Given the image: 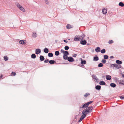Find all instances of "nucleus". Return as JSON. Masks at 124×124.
I'll return each mask as SVG.
<instances>
[{"instance_id":"1","label":"nucleus","mask_w":124,"mask_h":124,"mask_svg":"<svg viewBox=\"0 0 124 124\" xmlns=\"http://www.w3.org/2000/svg\"><path fill=\"white\" fill-rule=\"evenodd\" d=\"M121 66L120 65H118L117 64H111L110 67L112 68L113 69H116L121 68Z\"/></svg>"},{"instance_id":"2","label":"nucleus","mask_w":124,"mask_h":124,"mask_svg":"<svg viewBox=\"0 0 124 124\" xmlns=\"http://www.w3.org/2000/svg\"><path fill=\"white\" fill-rule=\"evenodd\" d=\"M93 108L92 106L89 107L88 108V109H85L86 113H90L92 111Z\"/></svg>"},{"instance_id":"3","label":"nucleus","mask_w":124,"mask_h":124,"mask_svg":"<svg viewBox=\"0 0 124 124\" xmlns=\"http://www.w3.org/2000/svg\"><path fill=\"white\" fill-rule=\"evenodd\" d=\"M88 105L87 104V103H86L83 105H81L80 106V108H87L88 106Z\"/></svg>"},{"instance_id":"4","label":"nucleus","mask_w":124,"mask_h":124,"mask_svg":"<svg viewBox=\"0 0 124 124\" xmlns=\"http://www.w3.org/2000/svg\"><path fill=\"white\" fill-rule=\"evenodd\" d=\"M67 60L68 61L70 62H72L74 61V60L73 58L71 56L68 57Z\"/></svg>"},{"instance_id":"5","label":"nucleus","mask_w":124,"mask_h":124,"mask_svg":"<svg viewBox=\"0 0 124 124\" xmlns=\"http://www.w3.org/2000/svg\"><path fill=\"white\" fill-rule=\"evenodd\" d=\"M80 41V44L82 45H85L86 44L87 42L86 40L84 39H82Z\"/></svg>"},{"instance_id":"6","label":"nucleus","mask_w":124,"mask_h":124,"mask_svg":"<svg viewBox=\"0 0 124 124\" xmlns=\"http://www.w3.org/2000/svg\"><path fill=\"white\" fill-rule=\"evenodd\" d=\"M74 40L75 41H78L80 40V38H79V36H76L75 37Z\"/></svg>"},{"instance_id":"7","label":"nucleus","mask_w":124,"mask_h":124,"mask_svg":"<svg viewBox=\"0 0 124 124\" xmlns=\"http://www.w3.org/2000/svg\"><path fill=\"white\" fill-rule=\"evenodd\" d=\"M26 43V41L25 40H21L19 41V43L22 44H25Z\"/></svg>"},{"instance_id":"8","label":"nucleus","mask_w":124,"mask_h":124,"mask_svg":"<svg viewBox=\"0 0 124 124\" xmlns=\"http://www.w3.org/2000/svg\"><path fill=\"white\" fill-rule=\"evenodd\" d=\"M41 52V50L39 49H37L35 50V53L37 54H39Z\"/></svg>"},{"instance_id":"9","label":"nucleus","mask_w":124,"mask_h":124,"mask_svg":"<svg viewBox=\"0 0 124 124\" xmlns=\"http://www.w3.org/2000/svg\"><path fill=\"white\" fill-rule=\"evenodd\" d=\"M102 12L103 14H106L107 13V9L104 8L102 9Z\"/></svg>"},{"instance_id":"10","label":"nucleus","mask_w":124,"mask_h":124,"mask_svg":"<svg viewBox=\"0 0 124 124\" xmlns=\"http://www.w3.org/2000/svg\"><path fill=\"white\" fill-rule=\"evenodd\" d=\"M106 77L107 80H110L111 78V76L109 75H107L106 76Z\"/></svg>"},{"instance_id":"11","label":"nucleus","mask_w":124,"mask_h":124,"mask_svg":"<svg viewBox=\"0 0 124 124\" xmlns=\"http://www.w3.org/2000/svg\"><path fill=\"white\" fill-rule=\"evenodd\" d=\"M79 37L80 40H81L84 39L85 37V35L84 34H82L80 36H79Z\"/></svg>"},{"instance_id":"12","label":"nucleus","mask_w":124,"mask_h":124,"mask_svg":"<svg viewBox=\"0 0 124 124\" xmlns=\"http://www.w3.org/2000/svg\"><path fill=\"white\" fill-rule=\"evenodd\" d=\"M39 58L40 60L41 61H44L45 59L44 56L42 55H40L39 57Z\"/></svg>"},{"instance_id":"13","label":"nucleus","mask_w":124,"mask_h":124,"mask_svg":"<svg viewBox=\"0 0 124 124\" xmlns=\"http://www.w3.org/2000/svg\"><path fill=\"white\" fill-rule=\"evenodd\" d=\"M81 64H85L86 63V62L85 60H83L82 59L81 61Z\"/></svg>"},{"instance_id":"14","label":"nucleus","mask_w":124,"mask_h":124,"mask_svg":"<svg viewBox=\"0 0 124 124\" xmlns=\"http://www.w3.org/2000/svg\"><path fill=\"white\" fill-rule=\"evenodd\" d=\"M119 84L120 85L121 84L123 85H124V80H120V81H119Z\"/></svg>"},{"instance_id":"15","label":"nucleus","mask_w":124,"mask_h":124,"mask_svg":"<svg viewBox=\"0 0 124 124\" xmlns=\"http://www.w3.org/2000/svg\"><path fill=\"white\" fill-rule=\"evenodd\" d=\"M99 60V58L97 56H94L93 57V60L94 61H97Z\"/></svg>"},{"instance_id":"16","label":"nucleus","mask_w":124,"mask_h":124,"mask_svg":"<svg viewBox=\"0 0 124 124\" xmlns=\"http://www.w3.org/2000/svg\"><path fill=\"white\" fill-rule=\"evenodd\" d=\"M95 51L97 52H100V49L99 47H97L95 49Z\"/></svg>"},{"instance_id":"17","label":"nucleus","mask_w":124,"mask_h":124,"mask_svg":"<svg viewBox=\"0 0 124 124\" xmlns=\"http://www.w3.org/2000/svg\"><path fill=\"white\" fill-rule=\"evenodd\" d=\"M67 28L68 29H69L72 28V26L69 24H67L66 26Z\"/></svg>"},{"instance_id":"18","label":"nucleus","mask_w":124,"mask_h":124,"mask_svg":"<svg viewBox=\"0 0 124 124\" xmlns=\"http://www.w3.org/2000/svg\"><path fill=\"white\" fill-rule=\"evenodd\" d=\"M101 87L100 85H97L95 87V88L97 90H100L101 89Z\"/></svg>"},{"instance_id":"19","label":"nucleus","mask_w":124,"mask_h":124,"mask_svg":"<svg viewBox=\"0 0 124 124\" xmlns=\"http://www.w3.org/2000/svg\"><path fill=\"white\" fill-rule=\"evenodd\" d=\"M44 51L45 53H47L49 52V50L47 48H45L44 49Z\"/></svg>"},{"instance_id":"20","label":"nucleus","mask_w":124,"mask_h":124,"mask_svg":"<svg viewBox=\"0 0 124 124\" xmlns=\"http://www.w3.org/2000/svg\"><path fill=\"white\" fill-rule=\"evenodd\" d=\"M99 84L101 85H105L106 83L104 81H101L100 82Z\"/></svg>"},{"instance_id":"21","label":"nucleus","mask_w":124,"mask_h":124,"mask_svg":"<svg viewBox=\"0 0 124 124\" xmlns=\"http://www.w3.org/2000/svg\"><path fill=\"white\" fill-rule=\"evenodd\" d=\"M55 61L54 60H50L49 61V63L51 64H54L55 62Z\"/></svg>"},{"instance_id":"22","label":"nucleus","mask_w":124,"mask_h":124,"mask_svg":"<svg viewBox=\"0 0 124 124\" xmlns=\"http://www.w3.org/2000/svg\"><path fill=\"white\" fill-rule=\"evenodd\" d=\"M110 86H111L113 88L115 87L116 86V84L114 83H111L110 84Z\"/></svg>"},{"instance_id":"23","label":"nucleus","mask_w":124,"mask_h":124,"mask_svg":"<svg viewBox=\"0 0 124 124\" xmlns=\"http://www.w3.org/2000/svg\"><path fill=\"white\" fill-rule=\"evenodd\" d=\"M116 62L117 63L119 64L118 65L121 64L122 63V61L118 60H116Z\"/></svg>"},{"instance_id":"24","label":"nucleus","mask_w":124,"mask_h":124,"mask_svg":"<svg viewBox=\"0 0 124 124\" xmlns=\"http://www.w3.org/2000/svg\"><path fill=\"white\" fill-rule=\"evenodd\" d=\"M48 56L50 57H51L53 56V54L52 53H49L48 54Z\"/></svg>"},{"instance_id":"25","label":"nucleus","mask_w":124,"mask_h":124,"mask_svg":"<svg viewBox=\"0 0 124 124\" xmlns=\"http://www.w3.org/2000/svg\"><path fill=\"white\" fill-rule=\"evenodd\" d=\"M119 5L121 7H123L124 6V4L122 2H120L119 3Z\"/></svg>"},{"instance_id":"26","label":"nucleus","mask_w":124,"mask_h":124,"mask_svg":"<svg viewBox=\"0 0 124 124\" xmlns=\"http://www.w3.org/2000/svg\"><path fill=\"white\" fill-rule=\"evenodd\" d=\"M31 57L32 58L35 59L36 57V55L34 54H32L31 55Z\"/></svg>"},{"instance_id":"27","label":"nucleus","mask_w":124,"mask_h":124,"mask_svg":"<svg viewBox=\"0 0 124 124\" xmlns=\"http://www.w3.org/2000/svg\"><path fill=\"white\" fill-rule=\"evenodd\" d=\"M32 36L33 37L36 38L37 36V34L35 32H34L33 33Z\"/></svg>"},{"instance_id":"28","label":"nucleus","mask_w":124,"mask_h":124,"mask_svg":"<svg viewBox=\"0 0 124 124\" xmlns=\"http://www.w3.org/2000/svg\"><path fill=\"white\" fill-rule=\"evenodd\" d=\"M4 58L5 61H6L8 60V58L7 56H4Z\"/></svg>"},{"instance_id":"29","label":"nucleus","mask_w":124,"mask_h":124,"mask_svg":"<svg viewBox=\"0 0 124 124\" xmlns=\"http://www.w3.org/2000/svg\"><path fill=\"white\" fill-rule=\"evenodd\" d=\"M69 54V53L67 51H65V52L64 53V55H66V56L68 55Z\"/></svg>"},{"instance_id":"30","label":"nucleus","mask_w":124,"mask_h":124,"mask_svg":"<svg viewBox=\"0 0 124 124\" xmlns=\"http://www.w3.org/2000/svg\"><path fill=\"white\" fill-rule=\"evenodd\" d=\"M55 55L56 56H58L59 55V52L58 51H56L55 52Z\"/></svg>"},{"instance_id":"31","label":"nucleus","mask_w":124,"mask_h":124,"mask_svg":"<svg viewBox=\"0 0 124 124\" xmlns=\"http://www.w3.org/2000/svg\"><path fill=\"white\" fill-rule=\"evenodd\" d=\"M17 7L19 8H21L22 7V6L19 5V4L18 3H17V4H16Z\"/></svg>"},{"instance_id":"32","label":"nucleus","mask_w":124,"mask_h":124,"mask_svg":"<svg viewBox=\"0 0 124 124\" xmlns=\"http://www.w3.org/2000/svg\"><path fill=\"white\" fill-rule=\"evenodd\" d=\"M86 114H83L81 116V117L83 119L86 116Z\"/></svg>"},{"instance_id":"33","label":"nucleus","mask_w":124,"mask_h":124,"mask_svg":"<svg viewBox=\"0 0 124 124\" xmlns=\"http://www.w3.org/2000/svg\"><path fill=\"white\" fill-rule=\"evenodd\" d=\"M104 58L105 59H108V56L107 55H104Z\"/></svg>"},{"instance_id":"34","label":"nucleus","mask_w":124,"mask_h":124,"mask_svg":"<svg viewBox=\"0 0 124 124\" xmlns=\"http://www.w3.org/2000/svg\"><path fill=\"white\" fill-rule=\"evenodd\" d=\"M105 52H106L105 50L104 49H103L101 50V53L102 54L104 53H105Z\"/></svg>"},{"instance_id":"35","label":"nucleus","mask_w":124,"mask_h":124,"mask_svg":"<svg viewBox=\"0 0 124 124\" xmlns=\"http://www.w3.org/2000/svg\"><path fill=\"white\" fill-rule=\"evenodd\" d=\"M63 58L65 60H67V59L68 57L67 56L63 55Z\"/></svg>"},{"instance_id":"36","label":"nucleus","mask_w":124,"mask_h":124,"mask_svg":"<svg viewBox=\"0 0 124 124\" xmlns=\"http://www.w3.org/2000/svg\"><path fill=\"white\" fill-rule=\"evenodd\" d=\"M103 66V64L102 63H100L98 65L99 67H101Z\"/></svg>"},{"instance_id":"37","label":"nucleus","mask_w":124,"mask_h":124,"mask_svg":"<svg viewBox=\"0 0 124 124\" xmlns=\"http://www.w3.org/2000/svg\"><path fill=\"white\" fill-rule=\"evenodd\" d=\"M90 93H86L84 95V96L85 97H87L88 95H89Z\"/></svg>"},{"instance_id":"38","label":"nucleus","mask_w":124,"mask_h":124,"mask_svg":"<svg viewBox=\"0 0 124 124\" xmlns=\"http://www.w3.org/2000/svg\"><path fill=\"white\" fill-rule=\"evenodd\" d=\"M106 61L105 60L103 59L102 60L101 62H102L103 63L105 64L106 63Z\"/></svg>"},{"instance_id":"39","label":"nucleus","mask_w":124,"mask_h":124,"mask_svg":"<svg viewBox=\"0 0 124 124\" xmlns=\"http://www.w3.org/2000/svg\"><path fill=\"white\" fill-rule=\"evenodd\" d=\"M11 75L13 76H15L16 75V74L15 72H12L11 73Z\"/></svg>"},{"instance_id":"40","label":"nucleus","mask_w":124,"mask_h":124,"mask_svg":"<svg viewBox=\"0 0 124 124\" xmlns=\"http://www.w3.org/2000/svg\"><path fill=\"white\" fill-rule=\"evenodd\" d=\"M49 60L48 59L45 60L44 61V62L45 63H47L49 62Z\"/></svg>"},{"instance_id":"41","label":"nucleus","mask_w":124,"mask_h":124,"mask_svg":"<svg viewBox=\"0 0 124 124\" xmlns=\"http://www.w3.org/2000/svg\"><path fill=\"white\" fill-rule=\"evenodd\" d=\"M69 48V47L68 46H66L64 47L65 49V50H68Z\"/></svg>"},{"instance_id":"42","label":"nucleus","mask_w":124,"mask_h":124,"mask_svg":"<svg viewBox=\"0 0 124 124\" xmlns=\"http://www.w3.org/2000/svg\"><path fill=\"white\" fill-rule=\"evenodd\" d=\"M114 42L112 40H110L108 42V43L109 44H111L113 43Z\"/></svg>"},{"instance_id":"43","label":"nucleus","mask_w":124,"mask_h":124,"mask_svg":"<svg viewBox=\"0 0 124 124\" xmlns=\"http://www.w3.org/2000/svg\"><path fill=\"white\" fill-rule=\"evenodd\" d=\"M94 79V80L95 82H98L99 79L97 77Z\"/></svg>"},{"instance_id":"44","label":"nucleus","mask_w":124,"mask_h":124,"mask_svg":"<svg viewBox=\"0 0 124 124\" xmlns=\"http://www.w3.org/2000/svg\"><path fill=\"white\" fill-rule=\"evenodd\" d=\"M19 9L22 11L24 12L25 11V9L23 7H22V8H19Z\"/></svg>"},{"instance_id":"45","label":"nucleus","mask_w":124,"mask_h":124,"mask_svg":"<svg viewBox=\"0 0 124 124\" xmlns=\"http://www.w3.org/2000/svg\"><path fill=\"white\" fill-rule=\"evenodd\" d=\"M93 102V101H90L88 102L87 103L88 105H89V104L92 103Z\"/></svg>"},{"instance_id":"46","label":"nucleus","mask_w":124,"mask_h":124,"mask_svg":"<svg viewBox=\"0 0 124 124\" xmlns=\"http://www.w3.org/2000/svg\"><path fill=\"white\" fill-rule=\"evenodd\" d=\"M92 77L93 79H95L96 77V76L95 75H93L92 76Z\"/></svg>"},{"instance_id":"47","label":"nucleus","mask_w":124,"mask_h":124,"mask_svg":"<svg viewBox=\"0 0 124 124\" xmlns=\"http://www.w3.org/2000/svg\"><path fill=\"white\" fill-rule=\"evenodd\" d=\"M86 111H85V109H84V110L82 112V113L83 114H85V113H86Z\"/></svg>"},{"instance_id":"48","label":"nucleus","mask_w":124,"mask_h":124,"mask_svg":"<svg viewBox=\"0 0 124 124\" xmlns=\"http://www.w3.org/2000/svg\"><path fill=\"white\" fill-rule=\"evenodd\" d=\"M120 98L122 100L124 99V96H121L120 97Z\"/></svg>"},{"instance_id":"49","label":"nucleus","mask_w":124,"mask_h":124,"mask_svg":"<svg viewBox=\"0 0 124 124\" xmlns=\"http://www.w3.org/2000/svg\"><path fill=\"white\" fill-rule=\"evenodd\" d=\"M83 119L80 117L79 120L78 121V122H80Z\"/></svg>"},{"instance_id":"50","label":"nucleus","mask_w":124,"mask_h":124,"mask_svg":"<svg viewBox=\"0 0 124 124\" xmlns=\"http://www.w3.org/2000/svg\"><path fill=\"white\" fill-rule=\"evenodd\" d=\"M61 52L62 53H64L65 52V51H64L62 49H61Z\"/></svg>"},{"instance_id":"51","label":"nucleus","mask_w":124,"mask_h":124,"mask_svg":"<svg viewBox=\"0 0 124 124\" xmlns=\"http://www.w3.org/2000/svg\"><path fill=\"white\" fill-rule=\"evenodd\" d=\"M72 56L73 57H76L77 56V54H73Z\"/></svg>"},{"instance_id":"52","label":"nucleus","mask_w":124,"mask_h":124,"mask_svg":"<svg viewBox=\"0 0 124 124\" xmlns=\"http://www.w3.org/2000/svg\"><path fill=\"white\" fill-rule=\"evenodd\" d=\"M45 1L46 4L48 3V1L47 0H45Z\"/></svg>"},{"instance_id":"53","label":"nucleus","mask_w":124,"mask_h":124,"mask_svg":"<svg viewBox=\"0 0 124 124\" xmlns=\"http://www.w3.org/2000/svg\"><path fill=\"white\" fill-rule=\"evenodd\" d=\"M110 58L112 59L114 58V57L113 56H111L110 57Z\"/></svg>"},{"instance_id":"54","label":"nucleus","mask_w":124,"mask_h":124,"mask_svg":"<svg viewBox=\"0 0 124 124\" xmlns=\"http://www.w3.org/2000/svg\"><path fill=\"white\" fill-rule=\"evenodd\" d=\"M3 77L2 75H1L0 76V79L1 78H2V77Z\"/></svg>"},{"instance_id":"55","label":"nucleus","mask_w":124,"mask_h":124,"mask_svg":"<svg viewBox=\"0 0 124 124\" xmlns=\"http://www.w3.org/2000/svg\"><path fill=\"white\" fill-rule=\"evenodd\" d=\"M64 41L65 42H66V43L67 42V41L65 40H64Z\"/></svg>"},{"instance_id":"56","label":"nucleus","mask_w":124,"mask_h":124,"mask_svg":"<svg viewBox=\"0 0 124 124\" xmlns=\"http://www.w3.org/2000/svg\"><path fill=\"white\" fill-rule=\"evenodd\" d=\"M76 116H76V117H75V119H76Z\"/></svg>"}]
</instances>
